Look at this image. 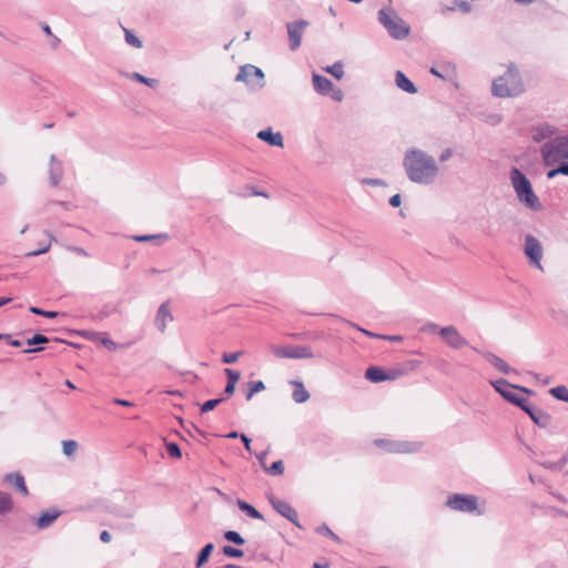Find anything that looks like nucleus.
<instances>
[{
    "instance_id": "nucleus-62",
    "label": "nucleus",
    "mask_w": 568,
    "mask_h": 568,
    "mask_svg": "<svg viewBox=\"0 0 568 568\" xmlns=\"http://www.w3.org/2000/svg\"><path fill=\"white\" fill-rule=\"evenodd\" d=\"M558 174H561V173H560V168H559V165H558L557 168H554V169L549 170V171L547 172V178H548V179H554V178H555V176H557Z\"/></svg>"
},
{
    "instance_id": "nucleus-25",
    "label": "nucleus",
    "mask_w": 568,
    "mask_h": 568,
    "mask_svg": "<svg viewBox=\"0 0 568 568\" xmlns=\"http://www.w3.org/2000/svg\"><path fill=\"white\" fill-rule=\"evenodd\" d=\"M291 384L294 386L292 397L295 403L302 404L310 398V393L304 387V384L300 381H293Z\"/></svg>"
},
{
    "instance_id": "nucleus-13",
    "label": "nucleus",
    "mask_w": 568,
    "mask_h": 568,
    "mask_svg": "<svg viewBox=\"0 0 568 568\" xmlns=\"http://www.w3.org/2000/svg\"><path fill=\"white\" fill-rule=\"evenodd\" d=\"M439 336L445 341V343L455 348H462L468 344L467 339L460 335L458 329L453 326H445L439 329Z\"/></svg>"
},
{
    "instance_id": "nucleus-55",
    "label": "nucleus",
    "mask_w": 568,
    "mask_h": 568,
    "mask_svg": "<svg viewBox=\"0 0 568 568\" xmlns=\"http://www.w3.org/2000/svg\"><path fill=\"white\" fill-rule=\"evenodd\" d=\"M453 156V150L452 149H445L440 155H439V161L440 162H446L447 160H449L450 158Z\"/></svg>"
},
{
    "instance_id": "nucleus-56",
    "label": "nucleus",
    "mask_w": 568,
    "mask_h": 568,
    "mask_svg": "<svg viewBox=\"0 0 568 568\" xmlns=\"http://www.w3.org/2000/svg\"><path fill=\"white\" fill-rule=\"evenodd\" d=\"M402 199L399 194H395L389 199V204L394 207H398L400 205Z\"/></svg>"
},
{
    "instance_id": "nucleus-63",
    "label": "nucleus",
    "mask_w": 568,
    "mask_h": 568,
    "mask_svg": "<svg viewBox=\"0 0 568 568\" xmlns=\"http://www.w3.org/2000/svg\"><path fill=\"white\" fill-rule=\"evenodd\" d=\"M100 540L103 541V542H109L111 541V534L108 531V530H103L101 534H100Z\"/></svg>"
},
{
    "instance_id": "nucleus-35",
    "label": "nucleus",
    "mask_w": 568,
    "mask_h": 568,
    "mask_svg": "<svg viewBox=\"0 0 568 568\" xmlns=\"http://www.w3.org/2000/svg\"><path fill=\"white\" fill-rule=\"evenodd\" d=\"M224 538L227 541H231L235 545L242 546L244 545L245 540L244 538L235 530H227L224 532Z\"/></svg>"
},
{
    "instance_id": "nucleus-5",
    "label": "nucleus",
    "mask_w": 568,
    "mask_h": 568,
    "mask_svg": "<svg viewBox=\"0 0 568 568\" xmlns=\"http://www.w3.org/2000/svg\"><path fill=\"white\" fill-rule=\"evenodd\" d=\"M378 22L387 30L389 37L396 40L405 39L410 31L406 23L393 8L381 9L378 11Z\"/></svg>"
},
{
    "instance_id": "nucleus-50",
    "label": "nucleus",
    "mask_w": 568,
    "mask_h": 568,
    "mask_svg": "<svg viewBox=\"0 0 568 568\" xmlns=\"http://www.w3.org/2000/svg\"><path fill=\"white\" fill-rule=\"evenodd\" d=\"M440 328L442 327H439L437 324L428 322V323L423 325L420 331L424 332V333H433V334L438 333L439 334V329Z\"/></svg>"
},
{
    "instance_id": "nucleus-37",
    "label": "nucleus",
    "mask_w": 568,
    "mask_h": 568,
    "mask_svg": "<svg viewBox=\"0 0 568 568\" xmlns=\"http://www.w3.org/2000/svg\"><path fill=\"white\" fill-rule=\"evenodd\" d=\"M284 464L282 460L274 462L270 467H266L264 470L273 476H280L284 473Z\"/></svg>"
},
{
    "instance_id": "nucleus-28",
    "label": "nucleus",
    "mask_w": 568,
    "mask_h": 568,
    "mask_svg": "<svg viewBox=\"0 0 568 568\" xmlns=\"http://www.w3.org/2000/svg\"><path fill=\"white\" fill-rule=\"evenodd\" d=\"M213 549L214 545L209 542L200 550L195 562L196 568H201L209 560Z\"/></svg>"
},
{
    "instance_id": "nucleus-36",
    "label": "nucleus",
    "mask_w": 568,
    "mask_h": 568,
    "mask_svg": "<svg viewBox=\"0 0 568 568\" xmlns=\"http://www.w3.org/2000/svg\"><path fill=\"white\" fill-rule=\"evenodd\" d=\"M455 9L460 10L463 13H469L471 11V4L466 0H455L453 7H448V11H454Z\"/></svg>"
},
{
    "instance_id": "nucleus-40",
    "label": "nucleus",
    "mask_w": 568,
    "mask_h": 568,
    "mask_svg": "<svg viewBox=\"0 0 568 568\" xmlns=\"http://www.w3.org/2000/svg\"><path fill=\"white\" fill-rule=\"evenodd\" d=\"M123 30L125 33L126 43H129L130 45H132L134 48L142 47V41L132 31H130L129 29H125V28H123Z\"/></svg>"
},
{
    "instance_id": "nucleus-30",
    "label": "nucleus",
    "mask_w": 568,
    "mask_h": 568,
    "mask_svg": "<svg viewBox=\"0 0 568 568\" xmlns=\"http://www.w3.org/2000/svg\"><path fill=\"white\" fill-rule=\"evenodd\" d=\"M13 507L12 498L8 493L0 491V514L9 513Z\"/></svg>"
},
{
    "instance_id": "nucleus-2",
    "label": "nucleus",
    "mask_w": 568,
    "mask_h": 568,
    "mask_svg": "<svg viewBox=\"0 0 568 568\" xmlns=\"http://www.w3.org/2000/svg\"><path fill=\"white\" fill-rule=\"evenodd\" d=\"M491 92L498 98L517 97L524 92V84L517 68L511 64L507 71L493 81Z\"/></svg>"
},
{
    "instance_id": "nucleus-39",
    "label": "nucleus",
    "mask_w": 568,
    "mask_h": 568,
    "mask_svg": "<svg viewBox=\"0 0 568 568\" xmlns=\"http://www.w3.org/2000/svg\"><path fill=\"white\" fill-rule=\"evenodd\" d=\"M265 389V385L262 381H255L250 383V390L246 394V399L250 400L254 394Z\"/></svg>"
},
{
    "instance_id": "nucleus-54",
    "label": "nucleus",
    "mask_w": 568,
    "mask_h": 568,
    "mask_svg": "<svg viewBox=\"0 0 568 568\" xmlns=\"http://www.w3.org/2000/svg\"><path fill=\"white\" fill-rule=\"evenodd\" d=\"M267 454H268V450L266 449L256 455V458L258 459L260 465L263 469H265L267 467L266 463H265Z\"/></svg>"
},
{
    "instance_id": "nucleus-29",
    "label": "nucleus",
    "mask_w": 568,
    "mask_h": 568,
    "mask_svg": "<svg viewBox=\"0 0 568 568\" xmlns=\"http://www.w3.org/2000/svg\"><path fill=\"white\" fill-rule=\"evenodd\" d=\"M549 394L558 400L568 403V388L565 385L550 388Z\"/></svg>"
},
{
    "instance_id": "nucleus-60",
    "label": "nucleus",
    "mask_w": 568,
    "mask_h": 568,
    "mask_svg": "<svg viewBox=\"0 0 568 568\" xmlns=\"http://www.w3.org/2000/svg\"><path fill=\"white\" fill-rule=\"evenodd\" d=\"M113 403L116 404V405H121V406H124V407H131L133 406V403L132 402H129L126 399H121V398H114L113 399Z\"/></svg>"
},
{
    "instance_id": "nucleus-47",
    "label": "nucleus",
    "mask_w": 568,
    "mask_h": 568,
    "mask_svg": "<svg viewBox=\"0 0 568 568\" xmlns=\"http://www.w3.org/2000/svg\"><path fill=\"white\" fill-rule=\"evenodd\" d=\"M316 531H317L318 534H321V535H324V536H327V537L332 538V539H333V540H335V541H339L338 536H336V535H335V534L329 529V527H328L327 525H325V524H323V525L318 526V527L316 528Z\"/></svg>"
},
{
    "instance_id": "nucleus-58",
    "label": "nucleus",
    "mask_w": 568,
    "mask_h": 568,
    "mask_svg": "<svg viewBox=\"0 0 568 568\" xmlns=\"http://www.w3.org/2000/svg\"><path fill=\"white\" fill-rule=\"evenodd\" d=\"M240 438L243 442L245 449L251 452V439L245 434H241Z\"/></svg>"
},
{
    "instance_id": "nucleus-1",
    "label": "nucleus",
    "mask_w": 568,
    "mask_h": 568,
    "mask_svg": "<svg viewBox=\"0 0 568 568\" xmlns=\"http://www.w3.org/2000/svg\"><path fill=\"white\" fill-rule=\"evenodd\" d=\"M403 166L409 181L423 185L432 184L439 173L435 159L419 149L406 151Z\"/></svg>"
},
{
    "instance_id": "nucleus-7",
    "label": "nucleus",
    "mask_w": 568,
    "mask_h": 568,
    "mask_svg": "<svg viewBox=\"0 0 568 568\" xmlns=\"http://www.w3.org/2000/svg\"><path fill=\"white\" fill-rule=\"evenodd\" d=\"M446 507L460 513H475L478 509V497L475 495L453 494L448 496Z\"/></svg>"
},
{
    "instance_id": "nucleus-21",
    "label": "nucleus",
    "mask_w": 568,
    "mask_h": 568,
    "mask_svg": "<svg viewBox=\"0 0 568 568\" xmlns=\"http://www.w3.org/2000/svg\"><path fill=\"white\" fill-rule=\"evenodd\" d=\"M257 138L272 146H283V136L280 132L273 133L271 129L262 130Z\"/></svg>"
},
{
    "instance_id": "nucleus-15",
    "label": "nucleus",
    "mask_w": 568,
    "mask_h": 568,
    "mask_svg": "<svg viewBox=\"0 0 568 568\" xmlns=\"http://www.w3.org/2000/svg\"><path fill=\"white\" fill-rule=\"evenodd\" d=\"M172 322H173V315L171 312L170 302L165 301L158 308V312L153 320V324L160 333H164L168 325Z\"/></svg>"
},
{
    "instance_id": "nucleus-32",
    "label": "nucleus",
    "mask_w": 568,
    "mask_h": 568,
    "mask_svg": "<svg viewBox=\"0 0 568 568\" xmlns=\"http://www.w3.org/2000/svg\"><path fill=\"white\" fill-rule=\"evenodd\" d=\"M44 233L48 236V243L45 245H40V248L28 253L27 256H38L47 253L50 250L51 243L55 241V237L49 231H45Z\"/></svg>"
},
{
    "instance_id": "nucleus-42",
    "label": "nucleus",
    "mask_w": 568,
    "mask_h": 568,
    "mask_svg": "<svg viewBox=\"0 0 568 568\" xmlns=\"http://www.w3.org/2000/svg\"><path fill=\"white\" fill-rule=\"evenodd\" d=\"M29 311L32 313V314H36V315H40V316H43V317H47V318H55L59 313L58 312H54V311H44L40 307H37V306H31L29 308Z\"/></svg>"
},
{
    "instance_id": "nucleus-34",
    "label": "nucleus",
    "mask_w": 568,
    "mask_h": 568,
    "mask_svg": "<svg viewBox=\"0 0 568 568\" xmlns=\"http://www.w3.org/2000/svg\"><path fill=\"white\" fill-rule=\"evenodd\" d=\"M78 447H79L78 443L73 439H68V440L62 442L63 454L68 457L72 456L77 452Z\"/></svg>"
},
{
    "instance_id": "nucleus-38",
    "label": "nucleus",
    "mask_w": 568,
    "mask_h": 568,
    "mask_svg": "<svg viewBox=\"0 0 568 568\" xmlns=\"http://www.w3.org/2000/svg\"><path fill=\"white\" fill-rule=\"evenodd\" d=\"M326 72L331 73L336 79H342L344 77V69L342 62L337 61L333 65L326 68Z\"/></svg>"
},
{
    "instance_id": "nucleus-45",
    "label": "nucleus",
    "mask_w": 568,
    "mask_h": 568,
    "mask_svg": "<svg viewBox=\"0 0 568 568\" xmlns=\"http://www.w3.org/2000/svg\"><path fill=\"white\" fill-rule=\"evenodd\" d=\"M166 452L173 458H180L182 456L181 448L176 443H168Z\"/></svg>"
},
{
    "instance_id": "nucleus-33",
    "label": "nucleus",
    "mask_w": 568,
    "mask_h": 568,
    "mask_svg": "<svg viewBox=\"0 0 568 568\" xmlns=\"http://www.w3.org/2000/svg\"><path fill=\"white\" fill-rule=\"evenodd\" d=\"M44 233L48 236V243L45 245H40V248L28 253L27 256H38L47 253L50 250L51 243L55 241V237L49 231H45Z\"/></svg>"
},
{
    "instance_id": "nucleus-18",
    "label": "nucleus",
    "mask_w": 568,
    "mask_h": 568,
    "mask_svg": "<svg viewBox=\"0 0 568 568\" xmlns=\"http://www.w3.org/2000/svg\"><path fill=\"white\" fill-rule=\"evenodd\" d=\"M526 414L532 419V422L539 427H547L550 424L551 417L548 413L539 409L535 406H530L526 409Z\"/></svg>"
},
{
    "instance_id": "nucleus-23",
    "label": "nucleus",
    "mask_w": 568,
    "mask_h": 568,
    "mask_svg": "<svg viewBox=\"0 0 568 568\" xmlns=\"http://www.w3.org/2000/svg\"><path fill=\"white\" fill-rule=\"evenodd\" d=\"M4 480L9 484H12L22 495L27 496L29 494L24 477L20 473L7 474Z\"/></svg>"
},
{
    "instance_id": "nucleus-20",
    "label": "nucleus",
    "mask_w": 568,
    "mask_h": 568,
    "mask_svg": "<svg viewBox=\"0 0 568 568\" xmlns=\"http://www.w3.org/2000/svg\"><path fill=\"white\" fill-rule=\"evenodd\" d=\"M60 515L61 511L57 509L43 511L37 519L36 525L39 529H45L50 527Z\"/></svg>"
},
{
    "instance_id": "nucleus-27",
    "label": "nucleus",
    "mask_w": 568,
    "mask_h": 568,
    "mask_svg": "<svg viewBox=\"0 0 568 568\" xmlns=\"http://www.w3.org/2000/svg\"><path fill=\"white\" fill-rule=\"evenodd\" d=\"M236 504H237V507L242 511H244L248 517L254 518V519H264L263 515L256 508H254L251 504H248L242 499H237Z\"/></svg>"
},
{
    "instance_id": "nucleus-31",
    "label": "nucleus",
    "mask_w": 568,
    "mask_h": 568,
    "mask_svg": "<svg viewBox=\"0 0 568 568\" xmlns=\"http://www.w3.org/2000/svg\"><path fill=\"white\" fill-rule=\"evenodd\" d=\"M170 240V235L168 233H159V234H152L146 235L144 234V243H153L155 245H161Z\"/></svg>"
},
{
    "instance_id": "nucleus-48",
    "label": "nucleus",
    "mask_w": 568,
    "mask_h": 568,
    "mask_svg": "<svg viewBox=\"0 0 568 568\" xmlns=\"http://www.w3.org/2000/svg\"><path fill=\"white\" fill-rule=\"evenodd\" d=\"M225 374L227 376V384L236 385L241 376L240 372L233 371L231 368H225Z\"/></svg>"
},
{
    "instance_id": "nucleus-51",
    "label": "nucleus",
    "mask_w": 568,
    "mask_h": 568,
    "mask_svg": "<svg viewBox=\"0 0 568 568\" xmlns=\"http://www.w3.org/2000/svg\"><path fill=\"white\" fill-rule=\"evenodd\" d=\"M363 184L371 185V186H385L386 183L381 179H363Z\"/></svg>"
},
{
    "instance_id": "nucleus-53",
    "label": "nucleus",
    "mask_w": 568,
    "mask_h": 568,
    "mask_svg": "<svg viewBox=\"0 0 568 568\" xmlns=\"http://www.w3.org/2000/svg\"><path fill=\"white\" fill-rule=\"evenodd\" d=\"M353 327L357 328L358 331H361L362 333H364L365 335L372 337V338H381V334H376V333H373V332H369L365 328H362L359 326H357L356 324H353V323H349Z\"/></svg>"
},
{
    "instance_id": "nucleus-44",
    "label": "nucleus",
    "mask_w": 568,
    "mask_h": 568,
    "mask_svg": "<svg viewBox=\"0 0 568 568\" xmlns=\"http://www.w3.org/2000/svg\"><path fill=\"white\" fill-rule=\"evenodd\" d=\"M511 404L518 406L525 413H526V409H528L531 406L529 404V402L527 400V398L520 396L519 394H517L515 398H511Z\"/></svg>"
},
{
    "instance_id": "nucleus-4",
    "label": "nucleus",
    "mask_w": 568,
    "mask_h": 568,
    "mask_svg": "<svg viewBox=\"0 0 568 568\" xmlns=\"http://www.w3.org/2000/svg\"><path fill=\"white\" fill-rule=\"evenodd\" d=\"M540 153L546 166H554L559 162L568 161V133L555 136L544 143Z\"/></svg>"
},
{
    "instance_id": "nucleus-46",
    "label": "nucleus",
    "mask_w": 568,
    "mask_h": 568,
    "mask_svg": "<svg viewBox=\"0 0 568 568\" xmlns=\"http://www.w3.org/2000/svg\"><path fill=\"white\" fill-rule=\"evenodd\" d=\"M48 342H49V338L47 336H44L42 334H36L31 338L27 339V345L33 346V345H38V344H45Z\"/></svg>"
},
{
    "instance_id": "nucleus-16",
    "label": "nucleus",
    "mask_w": 568,
    "mask_h": 568,
    "mask_svg": "<svg viewBox=\"0 0 568 568\" xmlns=\"http://www.w3.org/2000/svg\"><path fill=\"white\" fill-rule=\"evenodd\" d=\"M64 175L63 162L55 155L49 158V180L51 186L55 187Z\"/></svg>"
},
{
    "instance_id": "nucleus-26",
    "label": "nucleus",
    "mask_w": 568,
    "mask_h": 568,
    "mask_svg": "<svg viewBox=\"0 0 568 568\" xmlns=\"http://www.w3.org/2000/svg\"><path fill=\"white\" fill-rule=\"evenodd\" d=\"M365 378L373 383L387 381L386 372L377 366H369L365 372Z\"/></svg>"
},
{
    "instance_id": "nucleus-10",
    "label": "nucleus",
    "mask_w": 568,
    "mask_h": 568,
    "mask_svg": "<svg viewBox=\"0 0 568 568\" xmlns=\"http://www.w3.org/2000/svg\"><path fill=\"white\" fill-rule=\"evenodd\" d=\"M375 444L388 453L409 454L418 452L422 447L420 443L417 442H399V440H387L378 439Z\"/></svg>"
},
{
    "instance_id": "nucleus-64",
    "label": "nucleus",
    "mask_w": 568,
    "mask_h": 568,
    "mask_svg": "<svg viewBox=\"0 0 568 568\" xmlns=\"http://www.w3.org/2000/svg\"><path fill=\"white\" fill-rule=\"evenodd\" d=\"M560 173L568 175V161L559 162Z\"/></svg>"
},
{
    "instance_id": "nucleus-8",
    "label": "nucleus",
    "mask_w": 568,
    "mask_h": 568,
    "mask_svg": "<svg viewBox=\"0 0 568 568\" xmlns=\"http://www.w3.org/2000/svg\"><path fill=\"white\" fill-rule=\"evenodd\" d=\"M524 253L527 256L529 264L542 271L541 260L544 250L540 241L531 234L525 235Z\"/></svg>"
},
{
    "instance_id": "nucleus-11",
    "label": "nucleus",
    "mask_w": 568,
    "mask_h": 568,
    "mask_svg": "<svg viewBox=\"0 0 568 568\" xmlns=\"http://www.w3.org/2000/svg\"><path fill=\"white\" fill-rule=\"evenodd\" d=\"M491 385L494 386L496 392L499 393L509 403H511V398L516 397V395L518 394L517 392L534 394L531 389L524 386L510 384L504 378H499L495 382H491Z\"/></svg>"
},
{
    "instance_id": "nucleus-17",
    "label": "nucleus",
    "mask_w": 568,
    "mask_h": 568,
    "mask_svg": "<svg viewBox=\"0 0 568 568\" xmlns=\"http://www.w3.org/2000/svg\"><path fill=\"white\" fill-rule=\"evenodd\" d=\"M557 129L548 123H541L531 129V139L539 143L546 139L555 138Z\"/></svg>"
},
{
    "instance_id": "nucleus-59",
    "label": "nucleus",
    "mask_w": 568,
    "mask_h": 568,
    "mask_svg": "<svg viewBox=\"0 0 568 568\" xmlns=\"http://www.w3.org/2000/svg\"><path fill=\"white\" fill-rule=\"evenodd\" d=\"M381 339L392 341V342H400L403 337L400 335H382Z\"/></svg>"
},
{
    "instance_id": "nucleus-19",
    "label": "nucleus",
    "mask_w": 568,
    "mask_h": 568,
    "mask_svg": "<svg viewBox=\"0 0 568 568\" xmlns=\"http://www.w3.org/2000/svg\"><path fill=\"white\" fill-rule=\"evenodd\" d=\"M313 85L315 91L322 95H327L333 89V82L328 78L316 73L313 74Z\"/></svg>"
},
{
    "instance_id": "nucleus-9",
    "label": "nucleus",
    "mask_w": 568,
    "mask_h": 568,
    "mask_svg": "<svg viewBox=\"0 0 568 568\" xmlns=\"http://www.w3.org/2000/svg\"><path fill=\"white\" fill-rule=\"evenodd\" d=\"M273 354L278 358H313L315 357L310 346H272Z\"/></svg>"
},
{
    "instance_id": "nucleus-3",
    "label": "nucleus",
    "mask_w": 568,
    "mask_h": 568,
    "mask_svg": "<svg viewBox=\"0 0 568 568\" xmlns=\"http://www.w3.org/2000/svg\"><path fill=\"white\" fill-rule=\"evenodd\" d=\"M509 178L519 202L530 210L539 211L542 205L527 176L518 168L514 166L510 170Z\"/></svg>"
},
{
    "instance_id": "nucleus-24",
    "label": "nucleus",
    "mask_w": 568,
    "mask_h": 568,
    "mask_svg": "<svg viewBox=\"0 0 568 568\" xmlns=\"http://www.w3.org/2000/svg\"><path fill=\"white\" fill-rule=\"evenodd\" d=\"M484 357L489 364H491L496 369H498L503 374L507 375L513 371L511 367L503 358L493 353H485Z\"/></svg>"
},
{
    "instance_id": "nucleus-43",
    "label": "nucleus",
    "mask_w": 568,
    "mask_h": 568,
    "mask_svg": "<svg viewBox=\"0 0 568 568\" xmlns=\"http://www.w3.org/2000/svg\"><path fill=\"white\" fill-rule=\"evenodd\" d=\"M222 551L226 557H230V558H240L244 555L243 550L232 547V546H229V545L224 546L222 548Z\"/></svg>"
},
{
    "instance_id": "nucleus-57",
    "label": "nucleus",
    "mask_w": 568,
    "mask_h": 568,
    "mask_svg": "<svg viewBox=\"0 0 568 568\" xmlns=\"http://www.w3.org/2000/svg\"><path fill=\"white\" fill-rule=\"evenodd\" d=\"M398 376H400V372L396 369H390L389 372H386L387 381H394Z\"/></svg>"
},
{
    "instance_id": "nucleus-41",
    "label": "nucleus",
    "mask_w": 568,
    "mask_h": 568,
    "mask_svg": "<svg viewBox=\"0 0 568 568\" xmlns=\"http://www.w3.org/2000/svg\"><path fill=\"white\" fill-rule=\"evenodd\" d=\"M224 399H225V397H220V398H214V399L206 400L205 403L202 404L201 412L202 413H207V412L213 410Z\"/></svg>"
},
{
    "instance_id": "nucleus-22",
    "label": "nucleus",
    "mask_w": 568,
    "mask_h": 568,
    "mask_svg": "<svg viewBox=\"0 0 568 568\" xmlns=\"http://www.w3.org/2000/svg\"><path fill=\"white\" fill-rule=\"evenodd\" d=\"M395 83L397 88L407 93L415 94L417 92L416 85L402 71H396Z\"/></svg>"
},
{
    "instance_id": "nucleus-52",
    "label": "nucleus",
    "mask_w": 568,
    "mask_h": 568,
    "mask_svg": "<svg viewBox=\"0 0 568 568\" xmlns=\"http://www.w3.org/2000/svg\"><path fill=\"white\" fill-rule=\"evenodd\" d=\"M123 77H126L129 79H132L139 83H142V73L140 72H133V73H129V72H123L121 71L120 72Z\"/></svg>"
},
{
    "instance_id": "nucleus-12",
    "label": "nucleus",
    "mask_w": 568,
    "mask_h": 568,
    "mask_svg": "<svg viewBox=\"0 0 568 568\" xmlns=\"http://www.w3.org/2000/svg\"><path fill=\"white\" fill-rule=\"evenodd\" d=\"M267 499L275 511H277L281 516L290 520L295 526L301 527L298 524L297 511L288 503L277 498L272 494L268 495Z\"/></svg>"
},
{
    "instance_id": "nucleus-6",
    "label": "nucleus",
    "mask_w": 568,
    "mask_h": 568,
    "mask_svg": "<svg viewBox=\"0 0 568 568\" xmlns=\"http://www.w3.org/2000/svg\"><path fill=\"white\" fill-rule=\"evenodd\" d=\"M235 81L245 82L252 90H261L265 85L263 71L252 64L241 67Z\"/></svg>"
},
{
    "instance_id": "nucleus-49",
    "label": "nucleus",
    "mask_w": 568,
    "mask_h": 568,
    "mask_svg": "<svg viewBox=\"0 0 568 568\" xmlns=\"http://www.w3.org/2000/svg\"><path fill=\"white\" fill-rule=\"evenodd\" d=\"M241 352H236V353H224L223 356H222V361L223 363L225 364H233L235 363L239 357L241 356Z\"/></svg>"
},
{
    "instance_id": "nucleus-14",
    "label": "nucleus",
    "mask_w": 568,
    "mask_h": 568,
    "mask_svg": "<svg viewBox=\"0 0 568 568\" xmlns=\"http://www.w3.org/2000/svg\"><path fill=\"white\" fill-rule=\"evenodd\" d=\"M307 26L308 22L306 20H298L287 23L286 28L290 40V49L292 51H295L300 48L303 32Z\"/></svg>"
},
{
    "instance_id": "nucleus-61",
    "label": "nucleus",
    "mask_w": 568,
    "mask_h": 568,
    "mask_svg": "<svg viewBox=\"0 0 568 568\" xmlns=\"http://www.w3.org/2000/svg\"><path fill=\"white\" fill-rule=\"evenodd\" d=\"M234 390H235V385L233 384H226L225 388H224V395L225 397H230L234 394Z\"/></svg>"
}]
</instances>
